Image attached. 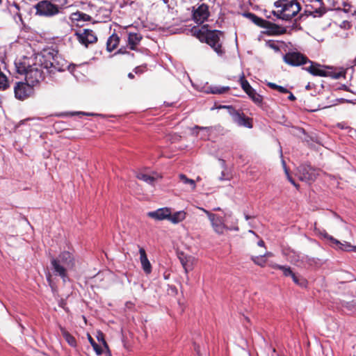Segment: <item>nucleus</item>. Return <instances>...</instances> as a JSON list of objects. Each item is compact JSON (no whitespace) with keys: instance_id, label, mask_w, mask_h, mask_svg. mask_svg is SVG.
<instances>
[{"instance_id":"1","label":"nucleus","mask_w":356,"mask_h":356,"mask_svg":"<svg viewBox=\"0 0 356 356\" xmlns=\"http://www.w3.org/2000/svg\"><path fill=\"white\" fill-rule=\"evenodd\" d=\"M52 60H54V58L50 53L37 55L35 64L25 74L26 82L32 86L39 83L43 79L42 68L49 69L54 67Z\"/></svg>"},{"instance_id":"2","label":"nucleus","mask_w":356,"mask_h":356,"mask_svg":"<svg viewBox=\"0 0 356 356\" xmlns=\"http://www.w3.org/2000/svg\"><path fill=\"white\" fill-rule=\"evenodd\" d=\"M51 264L55 275L65 282L67 279V272L75 266V258L71 252L63 251L56 258L51 259Z\"/></svg>"},{"instance_id":"3","label":"nucleus","mask_w":356,"mask_h":356,"mask_svg":"<svg viewBox=\"0 0 356 356\" xmlns=\"http://www.w3.org/2000/svg\"><path fill=\"white\" fill-rule=\"evenodd\" d=\"M275 6L280 9L273 10L272 14L285 21L291 20L300 10V3L293 0H279L275 2Z\"/></svg>"},{"instance_id":"4","label":"nucleus","mask_w":356,"mask_h":356,"mask_svg":"<svg viewBox=\"0 0 356 356\" xmlns=\"http://www.w3.org/2000/svg\"><path fill=\"white\" fill-rule=\"evenodd\" d=\"M311 65L305 70L314 76L331 77L338 79L345 76V72L341 70L334 69L329 66H322L318 63L311 62Z\"/></svg>"},{"instance_id":"5","label":"nucleus","mask_w":356,"mask_h":356,"mask_svg":"<svg viewBox=\"0 0 356 356\" xmlns=\"http://www.w3.org/2000/svg\"><path fill=\"white\" fill-rule=\"evenodd\" d=\"M34 8L37 15L46 17H51L60 13V7L49 0L40 1Z\"/></svg>"},{"instance_id":"6","label":"nucleus","mask_w":356,"mask_h":356,"mask_svg":"<svg viewBox=\"0 0 356 356\" xmlns=\"http://www.w3.org/2000/svg\"><path fill=\"white\" fill-rule=\"evenodd\" d=\"M233 122L239 127L251 129L252 127V119L246 116L243 112L236 110L233 106H226Z\"/></svg>"},{"instance_id":"7","label":"nucleus","mask_w":356,"mask_h":356,"mask_svg":"<svg viewBox=\"0 0 356 356\" xmlns=\"http://www.w3.org/2000/svg\"><path fill=\"white\" fill-rule=\"evenodd\" d=\"M199 209L207 214V216H208V218L209 219V220L211 222L212 228L216 234L221 235V234H224L225 230L230 229V228L227 227L225 225L224 219L222 217H221L218 215L212 213L204 208H199Z\"/></svg>"},{"instance_id":"8","label":"nucleus","mask_w":356,"mask_h":356,"mask_svg":"<svg viewBox=\"0 0 356 356\" xmlns=\"http://www.w3.org/2000/svg\"><path fill=\"white\" fill-rule=\"evenodd\" d=\"M222 35V32L220 31H211L209 35H207V39L205 41L219 56H223L225 54V50L220 42V37Z\"/></svg>"},{"instance_id":"9","label":"nucleus","mask_w":356,"mask_h":356,"mask_svg":"<svg viewBox=\"0 0 356 356\" xmlns=\"http://www.w3.org/2000/svg\"><path fill=\"white\" fill-rule=\"evenodd\" d=\"M74 36L82 45L86 47L90 44L95 43L97 40V37L95 32L92 30L88 29L76 31Z\"/></svg>"},{"instance_id":"10","label":"nucleus","mask_w":356,"mask_h":356,"mask_svg":"<svg viewBox=\"0 0 356 356\" xmlns=\"http://www.w3.org/2000/svg\"><path fill=\"white\" fill-rule=\"evenodd\" d=\"M15 97L19 100L28 98L33 93V86L28 82H18L14 87Z\"/></svg>"},{"instance_id":"11","label":"nucleus","mask_w":356,"mask_h":356,"mask_svg":"<svg viewBox=\"0 0 356 356\" xmlns=\"http://www.w3.org/2000/svg\"><path fill=\"white\" fill-rule=\"evenodd\" d=\"M209 14V6L205 3L193 7V19L197 24L204 23L207 20Z\"/></svg>"},{"instance_id":"12","label":"nucleus","mask_w":356,"mask_h":356,"mask_svg":"<svg viewBox=\"0 0 356 356\" xmlns=\"http://www.w3.org/2000/svg\"><path fill=\"white\" fill-rule=\"evenodd\" d=\"M284 61L291 66H299L306 63L307 58L298 51H289L283 57Z\"/></svg>"},{"instance_id":"13","label":"nucleus","mask_w":356,"mask_h":356,"mask_svg":"<svg viewBox=\"0 0 356 356\" xmlns=\"http://www.w3.org/2000/svg\"><path fill=\"white\" fill-rule=\"evenodd\" d=\"M36 60V56L33 57H26L24 56L19 59H17L15 62L16 71L19 74L25 75L29 70L33 67V64H35V61Z\"/></svg>"},{"instance_id":"14","label":"nucleus","mask_w":356,"mask_h":356,"mask_svg":"<svg viewBox=\"0 0 356 356\" xmlns=\"http://www.w3.org/2000/svg\"><path fill=\"white\" fill-rule=\"evenodd\" d=\"M170 210L171 208L170 207H162L155 211H149L147 215L148 217L156 220H167L169 221Z\"/></svg>"},{"instance_id":"15","label":"nucleus","mask_w":356,"mask_h":356,"mask_svg":"<svg viewBox=\"0 0 356 356\" xmlns=\"http://www.w3.org/2000/svg\"><path fill=\"white\" fill-rule=\"evenodd\" d=\"M139 253H140V261L141 263V266L143 270V271L147 274L149 275L152 272V265L147 257L145 250L143 248H139Z\"/></svg>"},{"instance_id":"16","label":"nucleus","mask_w":356,"mask_h":356,"mask_svg":"<svg viewBox=\"0 0 356 356\" xmlns=\"http://www.w3.org/2000/svg\"><path fill=\"white\" fill-rule=\"evenodd\" d=\"M136 177L150 185H154L155 181L160 179L161 177L156 172H152L151 175L146 174L144 172H138L136 175Z\"/></svg>"},{"instance_id":"17","label":"nucleus","mask_w":356,"mask_h":356,"mask_svg":"<svg viewBox=\"0 0 356 356\" xmlns=\"http://www.w3.org/2000/svg\"><path fill=\"white\" fill-rule=\"evenodd\" d=\"M187 216V213L184 210L177 211L172 213L170 210L169 221L174 225L182 222Z\"/></svg>"},{"instance_id":"18","label":"nucleus","mask_w":356,"mask_h":356,"mask_svg":"<svg viewBox=\"0 0 356 356\" xmlns=\"http://www.w3.org/2000/svg\"><path fill=\"white\" fill-rule=\"evenodd\" d=\"M211 31L208 29V25H203L201 28H193L192 29L193 35L196 36L201 42H204L207 39Z\"/></svg>"},{"instance_id":"19","label":"nucleus","mask_w":356,"mask_h":356,"mask_svg":"<svg viewBox=\"0 0 356 356\" xmlns=\"http://www.w3.org/2000/svg\"><path fill=\"white\" fill-rule=\"evenodd\" d=\"M266 25V26H264V28L267 29V33L270 35H279L285 33L286 31L285 28L280 27L268 21Z\"/></svg>"},{"instance_id":"20","label":"nucleus","mask_w":356,"mask_h":356,"mask_svg":"<svg viewBox=\"0 0 356 356\" xmlns=\"http://www.w3.org/2000/svg\"><path fill=\"white\" fill-rule=\"evenodd\" d=\"M142 40V36L138 33L129 32L127 37V43L131 50H135L137 45Z\"/></svg>"},{"instance_id":"21","label":"nucleus","mask_w":356,"mask_h":356,"mask_svg":"<svg viewBox=\"0 0 356 356\" xmlns=\"http://www.w3.org/2000/svg\"><path fill=\"white\" fill-rule=\"evenodd\" d=\"M8 9L13 15V19L17 24H23L22 17L19 13V6L17 3L15 2L10 3L8 6Z\"/></svg>"},{"instance_id":"22","label":"nucleus","mask_w":356,"mask_h":356,"mask_svg":"<svg viewBox=\"0 0 356 356\" xmlns=\"http://www.w3.org/2000/svg\"><path fill=\"white\" fill-rule=\"evenodd\" d=\"M179 259L185 273L187 274L193 269L195 259L191 256H183L180 257Z\"/></svg>"},{"instance_id":"23","label":"nucleus","mask_w":356,"mask_h":356,"mask_svg":"<svg viewBox=\"0 0 356 356\" xmlns=\"http://www.w3.org/2000/svg\"><path fill=\"white\" fill-rule=\"evenodd\" d=\"M70 19L72 22H90L92 19V17L83 12L76 11L70 15Z\"/></svg>"},{"instance_id":"24","label":"nucleus","mask_w":356,"mask_h":356,"mask_svg":"<svg viewBox=\"0 0 356 356\" xmlns=\"http://www.w3.org/2000/svg\"><path fill=\"white\" fill-rule=\"evenodd\" d=\"M59 329L66 342L71 347H76L77 343L76 339L69 332H67L65 327H62L61 325H59Z\"/></svg>"},{"instance_id":"25","label":"nucleus","mask_w":356,"mask_h":356,"mask_svg":"<svg viewBox=\"0 0 356 356\" xmlns=\"http://www.w3.org/2000/svg\"><path fill=\"white\" fill-rule=\"evenodd\" d=\"M120 42V38L116 33H113L107 40L106 49L108 51H112L118 45Z\"/></svg>"},{"instance_id":"26","label":"nucleus","mask_w":356,"mask_h":356,"mask_svg":"<svg viewBox=\"0 0 356 356\" xmlns=\"http://www.w3.org/2000/svg\"><path fill=\"white\" fill-rule=\"evenodd\" d=\"M243 16L250 19L252 22H254L255 24L264 27L266 26V24L267 23V21L257 16L255 14L252 13H244L243 14Z\"/></svg>"},{"instance_id":"27","label":"nucleus","mask_w":356,"mask_h":356,"mask_svg":"<svg viewBox=\"0 0 356 356\" xmlns=\"http://www.w3.org/2000/svg\"><path fill=\"white\" fill-rule=\"evenodd\" d=\"M197 130H202L204 131L207 133V134L204 136H202V138L206 139L209 137V134L211 133L212 128L209 127H200V126H195L194 127L191 128V134L194 135L195 136H198Z\"/></svg>"},{"instance_id":"28","label":"nucleus","mask_w":356,"mask_h":356,"mask_svg":"<svg viewBox=\"0 0 356 356\" xmlns=\"http://www.w3.org/2000/svg\"><path fill=\"white\" fill-rule=\"evenodd\" d=\"M291 278L296 285L302 288H306L307 286L308 282L303 277L297 275L296 273H293V275L291 276Z\"/></svg>"},{"instance_id":"29","label":"nucleus","mask_w":356,"mask_h":356,"mask_svg":"<svg viewBox=\"0 0 356 356\" xmlns=\"http://www.w3.org/2000/svg\"><path fill=\"white\" fill-rule=\"evenodd\" d=\"M247 95L257 104H261L263 102L262 96L258 94L254 88L251 89Z\"/></svg>"},{"instance_id":"30","label":"nucleus","mask_w":356,"mask_h":356,"mask_svg":"<svg viewBox=\"0 0 356 356\" xmlns=\"http://www.w3.org/2000/svg\"><path fill=\"white\" fill-rule=\"evenodd\" d=\"M318 234L324 239L330 241L332 244H341V242L334 238L333 236L329 235L325 230H319Z\"/></svg>"},{"instance_id":"31","label":"nucleus","mask_w":356,"mask_h":356,"mask_svg":"<svg viewBox=\"0 0 356 356\" xmlns=\"http://www.w3.org/2000/svg\"><path fill=\"white\" fill-rule=\"evenodd\" d=\"M180 181L184 184H188L192 190L196 188V184L193 179L188 178L185 175L180 174L179 175Z\"/></svg>"},{"instance_id":"32","label":"nucleus","mask_w":356,"mask_h":356,"mask_svg":"<svg viewBox=\"0 0 356 356\" xmlns=\"http://www.w3.org/2000/svg\"><path fill=\"white\" fill-rule=\"evenodd\" d=\"M267 86L272 89L277 90L280 93L285 94V93L289 92V90L287 88H286L283 86H278L274 83L268 82L267 83Z\"/></svg>"},{"instance_id":"33","label":"nucleus","mask_w":356,"mask_h":356,"mask_svg":"<svg viewBox=\"0 0 356 356\" xmlns=\"http://www.w3.org/2000/svg\"><path fill=\"white\" fill-rule=\"evenodd\" d=\"M241 86L243 90L246 92V94L252 89V87L250 85L249 82L244 78L243 76L241 79Z\"/></svg>"},{"instance_id":"34","label":"nucleus","mask_w":356,"mask_h":356,"mask_svg":"<svg viewBox=\"0 0 356 356\" xmlns=\"http://www.w3.org/2000/svg\"><path fill=\"white\" fill-rule=\"evenodd\" d=\"M88 340L97 355H101L102 353V348L95 341L90 335H88Z\"/></svg>"},{"instance_id":"35","label":"nucleus","mask_w":356,"mask_h":356,"mask_svg":"<svg viewBox=\"0 0 356 356\" xmlns=\"http://www.w3.org/2000/svg\"><path fill=\"white\" fill-rule=\"evenodd\" d=\"M229 89V87L215 86L211 88V92L213 94H223Z\"/></svg>"},{"instance_id":"36","label":"nucleus","mask_w":356,"mask_h":356,"mask_svg":"<svg viewBox=\"0 0 356 356\" xmlns=\"http://www.w3.org/2000/svg\"><path fill=\"white\" fill-rule=\"evenodd\" d=\"M253 262L260 266H264L266 260L264 259V256H255L252 257Z\"/></svg>"},{"instance_id":"37","label":"nucleus","mask_w":356,"mask_h":356,"mask_svg":"<svg viewBox=\"0 0 356 356\" xmlns=\"http://www.w3.org/2000/svg\"><path fill=\"white\" fill-rule=\"evenodd\" d=\"M337 246V248L341 250L351 252L353 249V245L348 242H344V243L341 242V244H335Z\"/></svg>"},{"instance_id":"38","label":"nucleus","mask_w":356,"mask_h":356,"mask_svg":"<svg viewBox=\"0 0 356 356\" xmlns=\"http://www.w3.org/2000/svg\"><path fill=\"white\" fill-rule=\"evenodd\" d=\"M51 1L56 3V6H58L60 7V11L63 8L70 5L72 0H51Z\"/></svg>"},{"instance_id":"39","label":"nucleus","mask_w":356,"mask_h":356,"mask_svg":"<svg viewBox=\"0 0 356 356\" xmlns=\"http://www.w3.org/2000/svg\"><path fill=\"white\" fill-rule=\"evenodd\" d=\"M280 270L282 272L283 275L285 277H291V276L293 275V273H294L292 271L291 268L288 266H282Z\"/></svg>"},{"instance_id":"40","label":"nucleus","mask_w":356,"mask_h":356,"mask_svg":"<svg viewBox=\"0 0 356 356\" xmlns=\"http://www.w3.org/2000/svg\"><path fill=\"white\" fill-rule=\"evenodd\" d=\"M266 45L270 49H274L275 51H280V47L273 40H268L266 42Z\"/></svg>"},{"instance_id":"41","label":"nucleus","mask_w":356,"mask_h":356,"mask_svg":"<svg viewBox=\"0 0 356 356\" xmlns=\"http://www.w3.org/2000/svg\"><path fill=\"white\" fill-rule=\"evenodd\" d=\"M302 261L312 266L316 264V261L314 258H309L307 256L302 257Z\"/></svg>"},{"instance_id":"42","label":"nucleus","mask_w":356,"mask_h":356,"mask_svg":"<svg viewBox=\"0 0 356 356\" xmlns=\"http://www.w3.org/2000/svg\"><path fill=\"white\" fill-rule=\"evenodd\" d=\"M282 163H283V165H284V170H285V172H286V175H287V177H288L289 181H290V182H291L293 186H295L296 188H298V185L295 183L294 180H293L291 177H290V175H289V172H288V170H287V169H286V165H285V162H284V161H282Z\"/></svg>"},{"instance_id":"43","label":"nucleus","mask_w":356,"mask_h":356,"mask_svg":"<svg viewBox=\"0 0 356 356\" xmlns=\"http://www.w3.org/2000/svg\"><path fill=\"white\" fill-rule=\"evenodd\" d=\"M76 65H70L69 66V70H70V72L72 74H74V76H76V74H75V69H76Z\"/></svg>"},{"instance_id":"44","label":"nucleus","mask_w":356,"mask_h":356,"mask_svg":"<svg viewBox=\"0 0 356 356\" xmlns=\"http://www.w3.org/2000/svg\"><path fill=\"white\" fill-rule=\"evenodd\" d=\"M315 13H316V15H314L315 17H320V16H321L325 13V11H324V10H323L320 9L318 10H316L315 11Z\"/></svg>"},{"instance_id":"45","label":"nucleus","mask_w":356,"mask_h":356,"mask_svg":"<svg viewBox=\"0 0 356 356\" xmlns=\"http://www.w3.org/2000/svg\"><path fill=\"white\" fill-rule=\"evenodd\" d=\"M270 266L273 268H274V269L281 270V268L282 267V265H280V264H270Z\"/></svg>"},{"instance_id":"46","label":"nucleus","mask_w":356,"mask_h":356,"mask_svg":"<svg viewBox=\"0 0 356 356\" xmlns=\"http://www.w3.org/2000/svg\"><path fill=\"white\" fill-rule=\"evenodd\" d=\"M289 93V95L288 97V99L291 101H294L296 99V97L294 96V95L292 92H291L290 91Z\"/></svg>"},{"instance_id":"47","label":"nucleus","mask_w":356,"mask_h":356,"mask_svg":"<svg viewBox=\"0 0 356 356\" xmlns=\"http://www.w3.org/2000/svg\"><path fill=\"white\" fill-rule=\"evenodd\" d=\"M257 245L259 246L264 247V241H262V240L259 241L258 243H257Z\"/></svg>"},{"instance_id":"48","label":"nucleus","mask_w":356,"mask_h":356,"mask_svg":"<svg viewBox=\"0 0 356 356\" xmlns=\"http://www.w3.org/2000/svg\"><path fill=\"white\" fill-rule=\"evenodd\" d=\"M272 255V253L270 252H266L263 256H264V258L266 257H270Z\"/></svg>"},{"instance_id":"49","label":"nucleus","mask_w":356,"mask_h":356,"mask_svg":"<svg viewBox=\"0 0 356 356\" xmlns=\"http://www.w3.org/2000/svg\"><path fill=\"white\" fill-rule=\"evenodd\" d=\"M128 76H129V78H130V79H133V78L134 77V75L132 73H129V74H128Z\"/></svg>"},{"instance_id":"50","label":"nucleus","mask_w":356,"mask_h":356,"mask_svg":"<svg viewBox=\"0 0 356 356\" xmlns=\"http://www.w3.org/2000/svg\"><path fill=\"white\" fill-rule=\"evenodd\" d=\"M338 127H340L341 129H344V126L342 125L341 124H338Z\"/></svg>"},{"instance_id":"51","label":"nucleus","mask_w":356,"mask_h":356,"mask_svg":"<svg viewBox=\"0 0 356 356\" xmlns=\"http://www.w3.org/2000/svg\"><path fill=\"white\" fill-rule=\"evenodd\" d=\"M232 229H233L234 231H238V227H235L233 229H230L229 230H232Z\"/></svg>"},{"instance_id":"52","label":"nucleus","mask_w":356,"mask_h":356,"mask_svg":"<svg viewBox=\"0 0 356 356\" xmlns=\"http://www.w3.org/2000/svg\"><path fill=\"white\" fill-rule=\"evenodd\" d=\"M352 251H353V252H356V246L353 245Z\"/></svg>"},{"instance_id":"53","label":"nucleus","mask_w":356,"mask_h":356,"mask_svg":"<svg viewBox=\"0 0 356 356\" xmlns=\"http://www.w3.org/2000/svg\"><path fill=\"white\" fill-rule=\"evenodd\" d=\"M227 106H220L218 107V108H226Z\"/></svg>"},{"instance_id":"54","label":"nucleus","mask_w":356,"mask_h":356,"mask_svg":"<svg viewBox=\"0 0 356 356\" xmlns=\"http://www.w3.org/2000/svg\"><path fill=\"white\" fill-rule=\"evenodd\" d=\"M245 218L246 220H249L250 217L248 215H245Z\"/></svg>"},{"instance_id":"55","label":"nucleus","mask_w":356,"mask_h":356,"mask_svg":"<svg viewBox=\"0 0 356 356\" xmlns=\"http://www.w3.org/2000/svg\"><path fill=\"white\" fill-rule=\"evenodd\" d=\"M213 210L214 211H220V207H217V208L213 209Z\"/></svg>"},{"instance_id":"56","label":"nucleus","mask_w":356,"mask_h":356,"mask_svg":"<svg viewBox=\"0 0 356 356\" xmlns=\"http://www.w3.org/2000/svg\"><path fill=\"white\" fill-rule=\"evenodd\" d=\"M163 3L167 4L168 3V0H163Z\"/></svg>"},{"instance_id":"57","label":"nucleus","mask_w":356,"mask_h":356,"mask_svg":"<svg viewBox=\"0 0 356 356\" xmlns=\"http://www.w3.org/2000/svg\"><path fill=\"white\" fill-rule=\"evenodd\" d=\"M223 175L224 174L222 173L221 177L220 178V180H224Z\"/></svg>"},{"instance_id":"58","label":"nucleus","mask_w":356,"mask_h":356,"mask_svg":"<svg viewBox=\"0 0 356 356\" xmlns=\"http://www.w3.org/2000/svg\"><path fill=\"white\" fill-rule=\"evenodd\" d=\"M135 72H136V73H138V67H136V68Z\"/></svg>"},{"instance_id":"59","label":"nucleus","mask_w":356,"mask_h":356,"mask_svg":"<svg viewBox=\"0 0 356 356\" xmlns=\"http://www.w3.org/2000/svg\"><path fill=\"white\" fill-rule=\"evenodd\" d=\"M316 1L321 3L322 1V0H316Z\"/></svg>"},{"instance_id":"60","label":"nucleus","mask_w":356,"mask_h":356,"mask_svg":"<svg viewBox=\"0 0 356 356\" xmlns=\"http://www.w3.org/2000/svg\"><path fill=\"white\" fill-rule=\"evenodd\" d=\"M250 233H252V234H254V232L252 231V230H250Z\"/></svg>"},{"instance_id":"61","label":"nucleus","mask_w":356,"mask_h":356,"mask_svg":"<svg viewBox=\"0 0 356 356\" xmlns=\"http://www.w3.org/2000/svg\"><path fill=\"white\" fill-rule=\"evenodd\" d=\"M85 114L86 115V113H85ZM87 115H88V113H87ZM92 115V114H91V113H89V114H88V115Z\"/></svg>"},{"instance_id":"62","label":"nucleus","mask_w":356,"mask_h":356,"mask_svg":"<svg viewBox=\"0 0 356 356\" xmlns=\"http://www.w3.org/2000/svg\"><path fill=\"white\" fill-rule=\"evenodd\" d=\"M2 3V0H0V4Z\"/></svg>"}]
</instances>
